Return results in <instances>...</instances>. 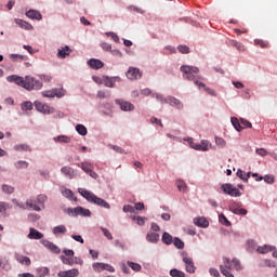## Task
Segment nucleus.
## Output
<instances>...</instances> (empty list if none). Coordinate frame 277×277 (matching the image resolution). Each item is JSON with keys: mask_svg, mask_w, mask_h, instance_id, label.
I'll use <instances>...</instances> for the list:
<instances>
[{"mask_svg": "<svg viewBox=\"0 0 277 277\" xmlns=\"http://www.w3.org/2000/svg\"><path fill=\"white\" fill-rule=\"evenodd\" d=\"M230 47H235V49H237V51H239L240 53H243L246 51V45H243V43L238 42L236 40H232L229 41Z\"/></svg>", "mask_w": 277, "mask_h": 277, "instance_id": "31", "label": "nucleus"}, {"mask_svg": "<svg viewBox=\"0 0 277 277\" xmlns=\"http://www.w3.org/2000/svg\"><path fill=\"white\" fill-rule=\"evenodd\" d=\"M52 233L53 235H66V233H68V229L66 228V225H58L52 229Z\"/></svg>", "mask_w": 277, "mask_h": 277, "instance_id": "25", "label": "nucleus"}, {"mask_svg": "<svg viewBox=\"0 0 277 277\" xmlns=\"http://www.w3.org/2000/svg\"><path fill=\"white\" fill-rule=\"evenodd\" d=\"M111 93L109 91H98L97 98H109Z\"/></svg>", "mask_w": 277, "mask_h": 277, "instance_id": "51", "label": "nucleus"}, {"mask_svg": "<svg viewBox=\"0 0 277 277\" xmlns=\"http://www.w3.org/2000/svg\"><path fill=\"white\" fill-rule=\"evenodd\" d=\"M67 213L69 215H82L83 217H90L92 212L83 207H76L75 209H68Z\"/></svg>", "mask_w": 277, "mask_h": 277, "instance_id": "7", "label": "nucleus"}, {"mask_svg": "<svg viewBox=\"0 0 277 277\" xmlns=\"http://www.w3.org/2000/svg\"><path fill=\"white\" fill-rule=\"evenodd\" d=\"M232 124L236 129V131H241V121L237 119V117H232Z\"/></svg>", "mask_w": 277, "mask_h": 277, "instance_id": "40", "label": "nucleus"}, {"mask_svg": "<svg viewBox=\"0 0 277 277\" xmlns=\"http://www.w3.org/2000/svg\"><path fill=\"white\" fill-rule=\"evenodd\" d=\"M177 51L180 53H189V47H187V45H179L177 47Z\"/></svg>", "mask_w": 277, "mask_h": 277, "instance_id": "61", "label": "nucleus"}, {"mask_svg": "<svg viewBox=\"0 0 277 277\" xmlns=\"http://www.w3.org/2000/svg\"><path fill=\"white\" fill-rule=\"evenodd\" d=\"M126 77L130 79V81H137L142 77V70L137 67H129Z\"/></svg>", "mask_w": 277, "mask_h": 277, "instance_id": "8", "label": "nucleus"}, {"mask_svg": "<svg viewBox=\"0 0 277 277\" xmlns=\"http://www.w3.org/2000/svg\"><path fill=\"white\" fill-rule=\"evenodd\" d=\"M194 224H196V226H199L200 228H207L209 226V221L206 217L201 216L195 219Z\"/></svg>", "mask_w": 277, "mask_h": 277, "instance_id": "23", "label": "nucleus"}, {"mask_svg": "<svg viewBox=\"0 0 277 277\" xmlns=\"http://www.w3.org/2000/svg\"><path fill=\"white\" fill-rule=\"evenodd\" d=\"M240 127L241 131H243V129H252V123L246 119H240Z\"/></svg>", "mask_w": 277, "mask_h": 277, "instance_id": "48", "label": "nucleus"}, {"mask_svg": "<svg viewBox=\"0 0 277 277\" xmlns=\"http://www.w3.org/2000/svg\"><path fill=\"white\" fill-rule=\"evenodd\" d=\"M164 103H168L171 107H175L176 109H183V102L174 96L167 97Z\"/></svg>", "mask_w": 277, "mask_h": 277, "instance_id": "15", "label": "nucleus"}, {"mask_svg": "<svg viewBox=\"0 0 277 277\" xmlns=\"http://www.w3.org/2000/svg\"><path fill=\"white\" fill-rule=\"evenodd\" d=\"M15 168H16L17 170H23V168H24V169H27V168H29V163H28L27 161L19 160V161H17V162L15 163Z\"/></svg>", "mask_w": 277, "mask_h": 277, "instance_id": "45", "label": "nucleus"}, {"mask_svg": "<svg viewBox=\"0 0 277 277\" xmlns=\"http://www.w3.org/2000/svg\"><path fill=\"white\" fill-rule=\"evenodd\" d=\"M229 211H232V213H235V215H248V210L238 207L237 203H232L229 206Z\"/></svg>", "mask_w": 277, "mask_h": 277, "instance_id": "17", "label": "nucleus"}, {"mask_svg": "<svg viewBox=\"0 0 277 277\" xmlns=\"http://www.w3.org/2000/svg\"><path fill=\"white\" fill-rule=\"evenodd\" d=\"M79 168L85 172V174H89L91 179H98V174L94 172V166L90 162H82L80 163Z\"/></svg>", "mask_w": 277, "mask_h": 277, "instance_id": "10", "label": "nucleus"}, {"mask_svg": "<svg viewBox=\"0 0 277 277\" xmlns=\"http://www.w3.org/2000/svg\"><path fill=\"white\" fill-rule=\"evenodd\" d=\"M93 269L94 272H110V274H114V272H116V268H114V266L109 265V264H105V263H94L93 264Z\"/></svg>", "mask_w": 277, "mask_h": 277, "instance_id": "12", "label": "nucleus"}, {"mask_svg": "<svg viewBox=\"0 0 277 277\" xmlns=\"http://www.w3.org/2000/svg\"><path fill=\"white\" fill-rule=\"evenodd\" d=\"M185 142H188L190 148H194V150H198V143L194 142V138L188 137V138H184Z\"/></svg>", "mask_w": 277, "mask_h": 277, "instance_id": "56", "label": "nucleus"}, {"mask_svg": "<svg viewBox=\"0 0 277 277\" xmlns=\"http://www.w3.org/2000/svg\"><path fill=\"white\" fill-rule=\"evenodd\" d=\"M146 239L147 241H149V243H157V241H159V234L148 232L146 235Z\"/></svg>", "mask_w": 277, "mask_h": 277, "instance_id": "28", "label": "nucleus"}, {"mask_svg": "<svg viewBox=\"0 0 277 277\" xmlns=\"http://www.w3.org/2000/svg\"><path fill=\"white\" fill-rule=\"evenodd\" d=\"M224 263L225 266H220L221 274H223V276L235 277V275H233L229 269H237L238 272L241 269V263L237 259H234L233 261H230V259H225Z\"/></svg>", "mask_w": 277, "mask_h": 277, "instance_id": "3", "label": "nucleus"}, {"mask_svg": "<svg viewBox=\"0 0 277 277\" xmlns=\"http://www.w3.org/2000/svg\"><path fill=\"white\" fill-rule=\"evenodd\" d=\"M42 96H44V98H63V96H66V90H64V88H54L51 90H47L43 91Z\"/></svg>", "mask_w": 277, "mask_h": 277, "instance_id": "6", "label": "nucleus"}, {"mask_svg": "<svg viewBox=\"0 0 277 277\" xmlns=\"http://www.w3.org/2000/svg\"><path fill=\"white\" fill-rule=\"evenodd\" d=\"M101 230L103 232L104 236H105L107 239H109V240L114 239V236L111 235V233L109 232V229H107V228H105V227H102Z\"/></svg>", "mask_w": 277, "mask_h": 277, "instance_id": "59", "label": "nucleus"}, {"mask_svg": "<svg viewBox=\"0 0 277 277\" xmlns=\"http://www.w3.org/2000/svg\"><path fill=\"white\" fill-rule=\"evenodd\" d=\"M221 189H223L224 194H227V196H233V197H236V198L241 196V192H239L232 184H223L221 186Z\"/></svg>", "mask_w": 277, "mask_h": 277, "instance_id": "9", "label": "nucleus"}, {"mask_svg": "<svg viewBox=\"0 0 277 277\" xmlns=\"http://www.w3.org/2000/svg\"><path fill=\"white\" fill-rule=\"evenodd\" d=\"M54 142H61L63 144H68L70 142V137H68L66 135H60L54 138Z\"/></svg>", "mask_w": 277, "mask_h": 277, "instance_id": "46", "label": "nucleus"}, {"mask_svg": "<svg viewBox=\"0 0 277 277\" xmlns=\"http://www.w3.org/2000/svg\"><path fill=\"white\" fill-rule=\"evenodd\" d=\"M123 212L124 213H135V208L131 205L123 206Z\"/></svg>", "mask_w": 277, "mask_h": 277, "instance_id": "60", "label": "nucleus"}, {"mask_svg": "<svg viewBox=\"0 0 277 277\" xmlns=\"http://www.w3.org/2000/svg\"><path fill=\"white\" fill-rule=\"evenodd\" d=\"M181 71L184 74L183 77L187 79V81H194V83H196V81L200 79L199 76H196L200 72L198 67L183 65L181 66Z\"/></svg>", "mask_w": 277, "mask_h": 277, "instance_id": "4", "label": "nucleus"}, {"mask_svg": "<svg viewBox=\"0 0 277 277\" xmlns=\"http://www.w3.org/2000/svg\"><path fill=\"white\" fill-rule=\"evenodd\" d=\"M254 44L255 47H261V49H267V47H269V43L267 41L261 39H255Z\"/></svg>", "mask_w": 277, "mask_h": 277, "instance_id": "42", "label": "nucleus"}, {"mask_svg": "<svg viewBox=\"0 0 277 277\" xmlns=\"http://www.w3.org/2000/svg\"><path fill=\"white\" fill-rule=\"evenodd\" d=\"M195 85H197L199 90H205V92L210 94V96H215V91H213L212 89H209V87H207V84H205L203 82L199 80H195Z\"/></svg>", "mask_w": 277, "mask_h": 277, "instance_id": "20", "label": "nucleus"}, {"mask_svg": "<svg viewBox=\"0 0 277 277\" xmlns=\"http://www.w3.org/2000/svg\"><path fill=\"white\" fill-rule=\"evenodd\" d=\"M102 82L106 88H114L116 85V82L109 77H104Z\"/></svg>", "mask_w": 277, "mask_h": 277, "instance_id": "38", "label": "nucleus"}, {"mask_svg": "<svg viewBox=\"0 0 277 277\" xmlns=\"http://www.w3.org/2000/svg\"><path fill=\"white\" fill-rule=\"evenodd\" d=\"M10 209V203L0 201V216L5 217L8 215L6 211Z\"/></svg>", "mask_w": 277, "mask_h": 277, "instance_id": "35", "label": "nucleus"}, {"mask_svg": "<svg viewBox=\"0 0 277 277\" xmlns=\"http://www.w3.org/2000/svg\"><path fill=\"white\" fill-rule=\"evenodd\" d=\"M45 248H49V250L51 252H53L54 254H60V252H62V250L60 249V247H57L55 243L51 242V241H47L44 243Z\"/></svg>", "mask_w": 277, "mask_h": 277, "instance_id": "27", "label": "nucleus"}, {"mask_svg": "<svg viewBox=\"0 0 277 277\" xmlns=\"http://www.w3.org/2000/svg\"><path fill=\"white\" fill-rule=\"evenodd\" d=\"M9 83H15L16 85H19L21 88H24L25 90L31 91V90H42V82L40 80H37L36 78L31 76H26L25 78L21 76H9L6 78Z\"/></svg>", "mask_w": 277, "mask_h": 277, "instance_id": "1", "label": "nucleus"}, {"mask_svg": "<svg viewBox=\"0 0 277 277\" xmlns=\"http://www.w3.org/2000/svg\"><path fill=\"white\" fill-rule=\"evenodd\" d=\"M173 241H174V238L168 232H164L162 234V242H164L166 246H171V243H173Z\"/></svg>", "mask_w": 277, "mask_h": 277, "instance_id": "33", "label": "nucleus"}, {"mask_svg": "<svg viewBox=\"0 0 277 277\" xmlns=\"http://www.w3.org/2000/svg\"><path fill=\"white\" fill-rule=\"evenodd\" d=\"M183 263H185V271L188 274H195L196 273V266L194 265V260L187 254H183Z\"/></svg>", "mask_w": 277, "mask_h": 277, "instance_id": "13", "label": "nucleus"}, {"mask_svg": "<svg viewBox=\"0 0 277 277\" xmlns=\"http://www.w3.org/2000/svg\"><path fill=\"white\" fill-rule=\"evenodd\" d=\"M88 64L94 70H98V69L103 68V66H105V64L101 60H96V58L89 60Z\"/></svg>", "mask_w": 277, "mask_h": 277, "instance_id": "18", "label": "nucleus"}, {"mask_svg": "<svg viewBox=\"0 0 277 277\" xmlns=\"http://www.w3.org/2000/svg\"><path fill=\"white\" fill-rule=\"evenodd\" d=\"M101 47H102L103 51H111V44H109L107 42H102Z\"/></svg>", "mask_w": 277, "mask_h": 277, "instance_id": "63", "label": "nucleus"}, {"mask_svg": "<svg viewBox=\"0 0 277 277\" xmlns=\"http://www.w3.org/2000/svg\"><path fill=\"white\" fill-rule=\"evenodd\" d=\"M15 150L19 151V153H24V151H31V148H29V145H25V144H19L15 146Z\"/></svg>", "mask_w": 277, "mask_h": 277, "instance_id": "47", "label": "nucleus"}, {"mask_svg": "<svg viewBox=\"0 0 277 277\" xmlns=\"http://www.w3.org/2000/svg\"><path fill=\"white\" fill-rule=\"evenodd\" d=\"M250 172L245 173L243 170L238 169L236 176H238V179H240V181H243V183H248V179H250Z\"/></svg>", "mask_w": 277, "mask_h": 277, "instance_id": "30", "label": "nucleus"}, {"mask_svg": "<svg viewBox=\"0 0 277 277\" xmlns=\"http://www.w3.org/2000/svg\"><path fill=\"white\" fill-rule=\"evenodd\" d=\"M15 259L22 265H26L27 267H29V265H31V259H29L28 256H25L23 254L16 253L15 254Z\"/></svg>", "mask_w": 277, "mask_h": 277, "instance_id": "21", "label": "nucleus"}, {"mask_svg": "<svg viewBox=\"0 0 277 277\" xmlns=\"http://www.w3.org/2000/svg\"><path fill=\"white\" fill-rule=\"evenodd\" d=\"M2 192H4V194H14V187L3 184Z\"/></svg>", "mask_w": 277, "mask_h": 277, "instance_id": "58", "label": "nucleus"}, {"mask_svg": "<svg viewBox=\"0 0 277 277\" xmlns=\"http://www.w3.org/2000/svg\"><path fill=\"white\" fill-rule=\"evenodd\" d=\"M264 181H265V183H268V185H272V184H274V176L266 175V176H264Z\"/></svg>", "mask_w": 277, "mask_h": 277, "instance_id": "64", "label": "nucleus"}, {"mask_svg": "<svg viewBox=\"0 0 277 277\" xmlns=\"http://www.w3.org/2000/svg\"><path fill=\"white\" fill-rule=\"evenodd\" d=\"M79 276V269L71 268L69 271H63L58 273V277H77Z\"/></svg>", "mask_w": 277, "mask_h": 277, "instance_id": "19", "label": "nucleus"}, {"mask_svg": "<svg viewBox=\"0 0 277 277\" xmlns=\"http://www.w3.org/2000/svg\"><path fill=\"white\" fill-rule=\"evenodd\" d=\"M42 237H44L42 233L38 232L35 228H30V232L28 234V239H42Z\"/></svg>", "mask_w": 277, "mask_h": 277, "instance_id": "26", "label": "nucleus"}, {"mask_svg": "<svg viewBox=\"0 0 277 277\" xmlns=\"http://www.w3.org/2000/svg\"><path fill=\"white\" fill-rule=\"evenodd\" d=\"M23 111H31L34 109V104L31 102H24L22 104Z\"/></svg>", "mask_w": 277, "mask_h": 277, "instance_id": "49", "label": "nucleus"}, {"mask_svg": "<svg viewBox=\"0 0 277 277\" xmlns=\"http://www.w3.org/2000/svg\"><path fill=\"white\" fill-rule=\"evenodd\" d=\"M197 150H201L202 153H207V150H209V141H201V143L198 144Z\"/></svg>", "mask_w": 277, "mask_h": 277, "instance_id": "37", "label": "nucleus"}, {"mask_svg": "<svg viewBox=\"0 0 277 277\" xmlns=\"http://www.w3.org/2000/svg\"><path fill=\"white\" fill-rule=\"evenodd\" d=\"M273 250H276V247L264 245L263 247L258 248L260 254H267V252H273Z\"/></svg>", "mask_w": 277, "mask_h": 277, "instance_id": "34", "label": "nucleus"}, {"mask_svg": "<svg viewBox=\"0 0 277 277\" xmlns=\"http://www.w3.org/2000/svg\"><path fill=\"white\" fill-rule=\"evenodd\" d=\"M39 277L49 276V268L48 267H41L37 269Z\"/></svg>", "mask_w": 277, "mask_h": 277, "instance_id": "55", "label": "nucleus"}, {"mask_svg": "<svg viewBox=\"0 0 277 277\" xmlns=\"http://www.w3.org/2000/svg\"><path fill=\"white\" fill-rule=\"evenodd\" d=\"M127 263L131 267V269H133V272H142V265L131 261H128Z\"/></svg>", "mask_w": 277, "mask_h": 277, "instance_id": "44", "label": "nucleus"}, {"mask_svg": "<svg viewBox=\"0 0 277 277\" xmlns=\"http://www.w3.org/2000/svg\"><path fill=\"white\" fill-rule=\"evenodd\" d=\"M60 259H61L62 263H64V265H74V263H75L72 261V259L66 258L65 255H61Z\"/></svg>", "mask_w": 277, "mask_h": 277, "instance_id": "54", "label": "nucleus"}, {"mask_svg": "<svg viewBox=\"0 0 277 277\" xmlns=\"http://www.w3.org/2000/svg\"><path fill=\"white\" fill-rule=\"evenodd\" d=\"M132 220L138 224V226H144L146 219L142 216H133Z\"/></svg>", "mask_w": 277, "mask_h": 277, "instance_id": "57", "label": "nucleus"}, {"mask_svg": "<svg viewBox=\"0 0 277 277\" xmlns=\"http://www.w3.org/2000/svg\"><path fill=\"white\" fill-rule=\"evenodd\" d=\"M179 192H183L185 194L187 192V184L183 180H177L175 183Z\"/></svg>", "mask_w": 277, "mask_h": 277, "instance_id": "36", "label": "nucleus"}, {"mask_svg": "<svg viewBox=\"0 0 277 277\" xmlns=\"http://www.w3.org/2000/svg\"><path fill=\"white\" fill-rule=\"evenodd\" d=\"M62 195L65 198H72L75 196V194L72 193V190L68 189V188H62Z\"/></svg>", "mask_w": 277, "mask_h": 277, "instance_id": "52", "label": "nucleus"}, {"mask_svg": "<svg viewBox=\"0 0 277 277\" xmlns=\"http://www.w3.org/2000/svg\"><path fill=\"white\" fill-rule=\"evenodd\" d=\"M48 200L47 195H39L37 197V200L34 201V199H27L26 206L28 209H32V211H42L44 209V202ZM41 205L42 209L40 208Z\"/></svg>", "mask_w": 277, "mask_h": 277, "instance_id": "5", "label": "nucleus"}, {"mask_svg": "<svg viewBox=\"0 0 277 277\" xmlns=\"http://www.w3.org/2000/svg\"><path fill=\"white\" fill-rule=\"evenodd\" d=\"M70 53H72V50L70 49V47L65 45L64 48L58 50L57 57H60L61 60H64V58L68 57V55H70Z\"/></svg>", "mask_w": 277, "mask_h": 277, "instance_id": "22", "label": "nucleus"}, {"mask_svg": "<svg viewBox=\"0 0 277 277\" xmlns=\"http://www.w3.org/2000/svg\"><path fill=\"white\" fill-rule=\"evenodd\" d=\"M173 246H175L177 250H183V248H185V242H183V240H181L180 238H174Z\"/></svg>", "mask_w": 277, "mask_h": 277, "instance_id": "41", "label": "nucleus"}, {"mask_svg": "<svg viewBox=\"0 0 277 277\" xmlns=\"http://www.w3.org/2000/svg\"><path fill=\"white\" fill-rule=\"evenodd\" d=\"M116 105H119L121 111H133L135 106L131 102L124 100H115Z\"/></svg>", "mask_w": 277, "mask_h": 277, "instance_id": "14", "label": "nucleus"}, {"mask_svg": "<svg viewBox=\"0 0 277 277\" xmlns=\"http://www.w3.org/2000/svg\"><path fill=\"white\" fill-rule=\"evenodd\" d=\"M0 267H2V269H5V272H10V269H12L8 258H0Z\"/></svg>", "mask_w": 277, "mask_h": 277, "instance_id": "32", "label": "nucleus"}, {"mask_svg": "<svg viewBox=\"0 0 277 277\" xmlns=\"http://www.w3.org/2000/svg\"><path fill=\"white\" fill-rule=\"evenodd\" d=\"M78 194H80L82 198H85V200L92 205H97V207H103L104 209H110L109 203L105 201V199L97 197L92 192L85 190V188H78Z\"/></svg>", "mask_w": 277, "mask_h": 277, "instance_id": "2", "label": "nucleus"}, {"mask_svg": "<svg viewBox=\"0 0 277 277\" xmlns=\"http://www.w3.org/2000/svg\"><path fill=\"white\" fill-rule=\"evenodd\" d=\"M15 23L16 25H18L22 29H34V26H31V24L21 19V18H15Z\"/></svg>", "mask_w": 277, "mask_h": 277, "instance_id": "29", "label": "nucleus"}, {"mask_svg": "<svg viewBox=\"0 0 277 277\" xmlns=\"http://www.w3.org/2000/svg\"><path fill=\"white\" fill-rule=\"evenodd\" d=\"M170 276L172 277H185V273L183 271H179L176 268H173L170 271Z\"/></svg>", "mask_w": 277, "mask_h": 277, "instance_id": "43", "label": "nucleus"}, {"mask_svg": "<svg viewBox=\"0 0 277 277\" xmlns=\"http://www.w3.org/2000/svg\"><path fill=\"white\" fill-rule=\"evenodd\" d=\"M215 144L216 146H220V148H226V141L222 137H215Z\"/></svg>", "mask_w": 277, "mask_h": 277, "instance_id": "53", "label": "nucleus"}, {"mask_svg": "<svg viewBox=\"0 0 277 277\" xmlns=\"http://www.w3.org/2000/svg\"><path fill=\"white\" fill-rule=\"evenodd\" d=\"M61 172L62 174H64V176H66V179L72 180L75 179V176H77V171H75V169L68 166L62 167Z\"/></svg>", "mask_w": 277, "mask_h": 277, "instance_id": "16", "label": "nucleus"}, {"mask_svg": "<svg viewBox=\"0 0 277 277\" xmlns=\"http://www.w3.org/2000/svg\"><path fill=\"white\" fill-rule=\"evenodd\" d=\"M76 131L79 133V135H88V128L83 124L76 126Z\"/></svg>", "mask_w": 277, "mask_h": 277, "instance_id": "39", "label": "nucleus"}, {"mask_svg": "<svg viewBox=\"0 0 277 277\" xmlns=\"http://www.w3.org/2000/svg\"><path fill=\"white\" fill-rule=\"evenodd\" d=\"M26 16H28V18H32L35 21H42V14H40V12H38L36 10H29L28 12H26Z\"/></svg>", "mask_w": 277, "mask_h": 277, "instance_id": "24", "label": "nucleus"}, {"mask_svg": "<svg viewBox=\"0 0 277 277\" xmlns=\"http://www.w3.org/2000/svg\"><path fill=\"white\" fill-rule=\"evenodd\" d=\"M219 221L224 226H230V221H228V219L224 214L219 215Z\"/></svg>", "mask_w": 277, "mask_h": 277, "instance_id": "50", "label": "nucleus"}, {"mask_svg": "<svg viewBox=\"0 0 277 277\" xmlns=\"http://www.w3.org/2000/svg\"><path fill=\"white\" fill-rule=\"evenodd\" d=\"M35 107L37 111H40V114H53L55 111V109L49 106V104H43L39 101L35 102Z\"/></svg>", "mask_w": 277, "mask_h": 277, "instance_id": "11", "label": "nucleus"}, {"mask_svg": "<svg viewBox=\"0 0 277 277\" xmlns=\"http://www.w3.org/2000/svg\"><path fill=\"white\" fill-rule=\"evenodd\" d=\"M256 155H260V157H266L267 150L265 148H258L255 149Z\"/></svg>", "mask_w": 277, "mask_h": 277, "instance_id": "62", "label": "nucleus"}]
</instances>
